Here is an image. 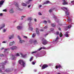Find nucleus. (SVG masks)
Here are the masks:
<instances>
[{"label": "nucleus", "mask_w": 74, "mask_h": 74, "mask_svg": "<svg viewBox=\"0 0 74 74\" xmlns=\"http://www.w3.org/2000/svg\"><path fill=\"white\" fill-rule=\"evenodd\" d=\"M64 10H66L65 11V14L66 15H69V14H70V12L69 11V9L68 8H64Z\"/></svg>", "instance_id": "2"}, {"label": "nucleus", "mask_w": 74, "mask_h": 74, "mask_svg": "<svg viewBox=\"0 0 74 74\" xmlns=\"http://www.w3.org/2000/svg\"><path fill=\"white\" fill-rule=\"evenodd\" d=\"M22 28V27L21 26H18L17 27V29H18V30H21Z\"/></svg>", "instance_id": "17"}, {"label": "nucleus", "mask_w": 74, "mask_h": 74, "mask_svg": "<svg viewBox=\"0 0 74 74\" xmlns=\"http://www.w3.org/2000/svg\"><path fill=\"white\" fill-rule=\"evenodd\" d=\"M47 35H48V34H47L45 35V36H47Z\"/></svg>", "instance_id": "59"}, {"label": "nucleus", "mask_w": 74, "mask_h": 74, "mask_svg": "<svg viewBox=\"0 0 74 74\" xmlns=\"http://www.w3.org/2000/svg\"><path fill=\"white\" fill-rule=\"evenodd\" d=\"M68 21H69H69H71V20L70 18V17H69V16H68Z\"/></svg>", "instance_id": "31"}, {"label": "nucleus", "mask_w": 74, "mask_h": 74, "mask_svg": "<svg viewBox=\"0 0 74 74\" xmlns=\"http://www.w3.org/2000/svg\"><path fill=\"white\" fill-rule=\"evenodd\" d=\"M29 1H33V0H29Z\"/></svg>", "instance_id": "61"}, {"label": "nucleus", "mask_w": 74, "mask_h": 74, "mask_svg": "<svg viewBox=\"0 0 74 74\" xmlns=\"http://www.w3.org/2000/svg\"><path fill=\"white\" fill-rule=\"evenodd\" d=\"M36 34H32V37H34L36 36Z\"/></svg>", "instance_id": "32"}, {"label": "nucleus", "mask_w": 74, "mask_h": 74, "mask_svg": "<svg viewBox=\"0 0 74 74\" xmlns=\"http://www.w3.org/2000/svg\"><path fill=\"white\" fill-rule=\"evenodd\" d=\"M32 19V18L31 17H29L27 19V21H30V22H31Z\"/></svg>", "instance_id": "19"}, {"label": "nucleus", "mask_w": 74, "mask_h": 74, "mask_svg": "<svg viewBox=\"0 0 74 74\" xmlns=\"http://www.w3.org/2000/svg\"><path fill=\"white\" fill-rule=\"evenodd\" d=\"M29 27V29L30 30H31V31H32L33 30V28L32 27V26Z\"/></svg>", "instance_id": "28"}, {"label": "nucleus", "mask_w": 74, "mask_h": 74, "mask_svg": "<svg viewBox=\"0 0 74 74\" xmlns=\"http://www.w3.org/2000/svg\"><path fill=\"white\" fill-rule=\"evenodd\" d=\"M63 2H64V3H62V4L63 5H65L66 4H68V3H67V2H66L65 1V0H63Z\"/></svg>", "instance_id": "18"}, {"label": "nucleus", "mask_w": 74, "mask_h": 74, "mask_svg": "<svg viewBox=\"0 0 74 74\" xmlns=\"http://www.w3.org/2000/svg\"><path fill=\"white\" fill-rule=\"evenodd\" d=\"M71 3H72V4H74V1H71Z\"/></svg>", "instance_id": "42"}, {"label": "nucleus", "mask_w": 74, "mask_h": 74, "mask_svg": "<svg viewBox=\"0 0 74 74\" xmlns=\"http://www.w3.org/2000/svg\"><path fill=\"white\" fill-rule=\"evenodd\" d=\"M2 43H6V42L5 41H3Z\"/></svg>", "instance_id": "55"}, {"label": "nucleus", "mask_w": 74, "mask_h": 74, "mask_svg": "<svg viewBox=\"0 0 74 74\" xmlns=\"http://www.w3.org/2000/svg\"><path fill=\"white\" fill-rule=\"evenodd\" d=\"M39 29L38 28H36V34H38V35H39L40 34V33H39Z\"/></svg>", "instance_id": "8"}, {"label": "nucleus", "mask_w": 74, "mask_h": 74, "mask_svg": "<svg viewBox=\"0 0 74 74\" xmlns=\"http://www.w3.org/2000/svg\"><path fill=\"white\" fill-rule=\"evenodd\" d=\"M30 5H29L28 7V8H29L30 7Z\"/></svg>", "instance_id": "60"}, {"label": "nucleus", "mask_w": 74, "mask_h": 74, "mask_svg": "<svg viewBox=\"0 0 74 74\" xmlns=\"http://www.w3.org/2000/svg\"><path fill=\"white\" fill-rule=\"evenodd\" d=\"M50 31L51 32H52V31H53V29H50Z\"/></svg>", "instance_id": "46"}, {"label": "nucleus", "mask_w": 74, "mask_h": 74, "mask_svg": "<svg viewBox=\"0 0 74 74\" xmlns=\"http://www.w3.org/2000/svg\"><path fill=\"white\" fill-rule=\"evenodd\" d=\"M71 25H69L68 26V27H67V28L68 29H70V28H71Z\"/></svg>", "instance_id": "38"}, {"label": "nucleus", "mask_w": 74, "mask_h": 74, "mask_svg": "<svg viewBox=\"0 0 74 74\" xmlns=\"http://www.w3.org/2000/svg\"><path fill=\"white\" fill-rule=\"evenodd\" d=\"M61 67H62L61 66H60V65H59L58 66H56V69H58V68H61Z\"/></svg>", "instance_id": "25"}, {"label": "nucleus", "mask_w": 74, "mask_h": 74, "mask_svg": "<svg viewBox=\"0 0 74 74\" xmlns=\"http://www.w3.org/2000/svg\"><path fill=\"white\" fill-rule=\"evenodd\" d=\"M18 38L19 39L20 43L22 44V43H23V42H25V40H22L21 37L19 36H18Z\"/></svg>", "instance_id": "3"}, {"label": "nucleus", "mask_w": 74, "mask_h": 74, "mask_svg": "<svg viewBox=\"0 0 74 74\" xmlns=\"http://www.w3.org/2000/svg\"><path fill=\"white\" fill-rule=\"evenodd\" d=\"M16 6H17V10H19V11H22V9H21L20 8H19V7H18V4H16Z\"/></svg>", "instance_id": "14"}, {"label": "nucleus", "mask_w": 74, "mask_h": 74, "mask_svg": "<svg viewBox=\"0 0 74 74\" xmlns=\"http://www.w3.org/2000/svg\"><path fill=\"white\" fill-rule=\"evenodd\" d=\"M33 43V44H37V40H34Z\"/></svg>", "instance_id": "20"}, {"label": "nucleus", "mask_w": 74, "mask_h": 74, "mask_svg": "<svg viewBox=\"0 0 74 74\" xmlns=\"http://www.w3.org/2000/svg\"><path fill=\"white\" fill-rule=\"evenodd\" d=\"M28 25L29 26V27L32 26V22H29L28 23Z\"/></svg>", "instance_id": "23"}, {"label": "nucleus", "mask_w": 74, "mask_h": 74, "mask_svg": "<svg viewBox=\"0 0 74 74\" xmlns=\"http://www.w3.org/2000/svg\"><path fill=\"white\" fill-rule=\"evenodd\" d=\"M14 10H13V8H11L9 10V12L10 13H11V14H12V13H14Z\"/></svg>", "instance_id": "9"}, {"label": "nucleus", "mask_w": 74, "mask_h": 74, "mask_svg": "<svg viewBox=\"0 0 74 74\" xmlns=\"http://www.w3.org/2000/svg\"><path fill=\"white\" fill-rule=\"evenodd\" d=\"M20 53L22 58H26V55H23V54L21 53Z\"/></svg>", "instance_id": "13"}, {"label": "nucleus", "mask_w": 74, "mask_h": 74, "mask_svg": "<svg viewBox=\"0 0 74 74\" xmlns=\"http://www.w3.org/2000/svg\"><path fill=\"white\" fill-rule=\"evenodd\" d=\"M2 15H3V14H2V13L0 14V16H2Z\"/></svg>", "instance_id": "57"}, {"label": "nucleus", "mask_w": 74, "mask_h": 74, "mask_svg": "<svg viewBox=\"0 0 74 74\" xmlns=\"http://www.w3.org/2000/svg\"><path fill=\"white\" fill-rule=\"evenodd\" d=\"M38 15H41V13L40 12H39Z\"/></svg>", "instance_id": "51"}, {"label": "nucleus", "mask_w": 74, "mask_h": 74, "mask_svg": "<svg viewBox=\"0 0 74 74\" xmlns=\"http://www.w3.org/2000/svg\"><path fill=\"white\" fill-rule=\"evenodd\" d=\"M42 6L41 5H39V8H41V7Z\"/></svg>", "instance_id": "56"}, {"label": "nucleus", "mask_w": 74, "mask_h": 74, "mask_svg": "<svg viewBox=\"0 0 74 74\" xmlns=\"http://www.w3.org/2000/svg\"><path fill=\"white\" fill-rule=\"evenodd\" d=\"M53 63H51L49 64V66H53Z\"/></svg>", "instance_id": "37"}, {"label": "nucleus", "mask_w": 74, "mask_h": 74, "mask_svg": "<svg viewBox=\"0 0 74 74\" xmlns=\"http://www.w3.org/2000/svg\"><path fill=\"white\" fill-rule=\"evenodd\" d=\"M10 49L11 50H14V49H17V47L16 46H13L10 48Z\"/></svg>", "instance_id": "6"}, {"label": "nucleus", "mask_w": 74, "mask_h": 74, "mask_svg": "<svg viewBox=\"0 0 74 74\" xmlns=\"http://www.w3.org/2000/svg\"><path fill=\"white\" fill-rule=\"evenodd\" d=\"M19 64H21V66H22L23 67H25V63L23 62V60H19L18 62Z\"/></svg>", "instance_id": "1"}, {"label": "nucleus", "mask_w": 74, "mask_h": 74, "mask_svg": "<svg viewBox=\"0 0 74 74\" xmlns=\"http://www.w3.org/2000/svg\"><path fill=\"white\" fill-rule=\"evenodd\" d=\"M49 3V1H47L46 2L44 3V4H47Z\"/></svg>", "instance_id": "26"}, {"label": "nucleus", "mask_w": 74, "mask_h": 74, "mask_svg": "<svg viewBox=\"0 0 74 74\" xmlns=\"http://www.w3.org/2000/svg\"><path fill=\"white\" fill-rule=\"evenodd\" d=\"M8 49H5V51H7Z\"/></svg>", "instance_id": "52"}, {"label": "nucleus", "mask_w": 74, "mask_h": 74, "mask_svg": "<svg viewBox=\"0 0 74 74\" xmlns=\"http://www.w3.org/2000/svg\"><path fill=\"white\" fill-rule=\"evenodd\" d=\"M21 18H25V17H26V16H21Z\"/></svg>", "instance_id": "48"}, {"label": "nucleus", "mask_w": 74, "mask_h": 74, "mask_svg": "<svg viewBox=\"0 0 74 74\" xmlns=\"http://www.w3.org/2000/svg\"><path fill=\"white\" fill-rule=\"evenodd\" d=\"M16 56H20V54H19V53H17L16 54Z\"/></svg>", "instance_id": "33"}, {"label": "nucleus", "mask_w": 74, "mask_h": 74, "mask_svg": "<svg viewBox=\"0 0 74 74\" xmlns=\"http://www.w3.org/2000/svg\"><path fill=\"white\" fill-rule=\"evenodd\" d=\"M58 39H59V37L58 36H57L56 40L53 41V43H55V42H56V41L58 40Z\"/></svg>", "instance_id": "16"}, {"label": "nucleus", "mask_w": 74, "mask_h": 74, "mask_svg": "<svg viewBox=\"0 0 74 74\" xmlns=\"http://www.w3.org/2000/svg\"><path fill=\"white\" fill-rule=\"evenodd\" d=\"M68 33H69V32H67L65 34V36L66 37H69V34Z\"/></svg>", "instance_id": "12"}, {"label": "nucleus", "mask_w": 74, "mask_h": 74, "mask_svg": "<svg viewBox=\"0 0 74 74\" xmlns=\"http://www.w3.org/2000/svg\"><path fill=\"white\" fill-rule=\"evenodd\" d=\"M3 11H4L5 12H7V10L5 9V10H3Z\"/></svg>", "instance_id": "47"}, {"label": "nucleus", "mask_w": 74, "mask_h": 74, "mask_svg": "<svg viewBox=\"0 0 74 74\" xmlns=\"http://www.w3.org/2000/svg\"><path fill=\"white\" fill-rule=\"evenodd\" d=\"M29 43L30 44H32V43H33V41H32V40H30V41H29Z\"/></svg>", "instance_id": "36"}, {"label": "nucleus", "mask_w": 74, "mask_h": 74, "mask_svg": "<svg viewBox=\"0 0 74 74\" xmlns=\"http://www.w3.org/2000/svg\"><path fill=\"white\" fill-rule=\"evenodd\" d=\"M33 57H32L31 58L30 60V62H32V61L33 60Z\"/></svg>", "instance_id": "30"}, {"label": "nucleus", "mask_w": 74, "mask_h": 74, "mask_svg": "<svg viewBox=\"0 0 74 74\" xmlns=\"http://www.w3.org/2000/svg\"><path fill=\"white\" fill-rule=\"evenodd\" d=\"M1 50H2V49H4V48H2L1 49Z\"/></svg>", "instance_id": "63"}, {"label": "nucleus", "mask_w": 74, "mask_h": 74, "mask_svg": "<svg viewBox=\"0 0 74 74\" xmlns=\"http://www.w3.org/2000/svg\"><path fill=\"white\" fill-rule=\"evenodd\" d=\"M48 27V26H45V27H44V29H46Z\"/></svg>", "instance_id": "45"}, {"label": "nucleus", "mask_w": 74, "mask_h": 74, "mask_svg": "<svg viewBox=\"0 0 74 74\" xmlns=\"http://www.w3.org/2000/svg\"><path fill=\"white\" fill-rule=\"evenodd\" d=\"M47 67H48V65L45 64L42 66V69H45V68H47Z\"/></svg>", "instance_id": "10"}, {"label": "nucleus", "mask_w": 74, "mask_h": 74, "mask_svg": "<svg viewBox=\"0 0 74 74\" xmlns=\"http://www.w3.org/2000/svg\"><path fill=\"white\" fill-rule=\"evenodd\" d=\"M6 64V62H4L3 63V65H1L0 66V68H1L2 70H4V66Z\"/></svg>", "instance_id": "5"}, {"label": "nucleus", "mask_w": 74, "mask_h": 74, "mask_svg": "<svg viewBox=\"0 0 74 74\" xmlns=\"http://www.w3.org/2000/svg\"><path fill=\"white\" fill-rule=\"evenodd\" d=\"M32 64H34V65L35 64V63H34V62H32Z\"/></svg>", "instance_id": "50"}, {"label": "nucleus", "mask_w": 74, "mask_h": 74, "mask_svg": "<svg viewBox=\"0 0 74 74\" xmlns=\"http://www.w3.org/2000/svg\"><path fill=\"white\" fill-rule=\"evenodd\" d=\"M49 12H52V9H51L49 11Z\"/></svg>", "instance_id": "43"}, {"label": "nucleus", "mask_w": 74, "mask_h": 74, "mask_svg": "<svg viewBox=\"0 0 74 74\" xmlns=\"http://www.w3.org/2000/svg\"><path fill=\"white\" fill-rule=\"evenodd\" d=\"M43 23H45V24H46V23H47V21H43Z\"/></svg>", "instance_id": "34"}, {"label": "nucleus", "mask_w": 74, "mask_h": 74, "mask_svg": "<svg viewBox=\"0 0 74 74\" xmlns=\"http://www.w3.org/2000/svg\"><path fill=\"white\" fill-rule=\"evenodd\" d=\"M0 56H1V57L4 56V55L3 54H1L0 55Z\"/></svg>", "instance_id": "41"}, {"label": "nucleus", "mask_w": 74, "mask_h": 74, "mask_svg": "<svg viewBox=\"0 0 74 74\" xmlns=\"http://www.w3.org/2000/svg\"><path fill=\"white\" fill-rule=\"evenodd\" d=\"M14 35H12L10 37H9V39H12V38H14Z\"/></svg>", "instance_id": "22"}, {"label": "nucleus", "mask_w": 74, "mask_h": 74, "mask_svg": "<svg viewBox=\"0 0 74 74\" xmlns=\"http://www.w3.org/2000/svg\"><path fill=\"white\" fill-rule=\"evenodd\" d=\"M60 37H62V34L61 33H60Z\"/></svg>", "instance_id": "39"}, {"label": "nucleus", "mask_w": 74, "mask_h": 74, "mask_svg": "<svg viewBox=\"0 0 74 74\" xmlns=\"http://www.w3.org/2000/svg\"><path fill=\"white\" fill-rule=\"evenodd\" d=\"M0 73H2V71L1 70H0Z\"/></svg>", "instance_id": "64"}, {"label": "nucleus", "mask_w": 74, "mask_h": 74, "mask_svg": "<svg viewBox=\"0 0 74 74\" xmlns=\"http://www.w3.org/2000/svg\"><path fill=\"white\" fill-rule=\"evenodd\" d=\"M23 38H27V36H23Z\"/></svg>", "instance_id": "44"}, {"label": "nucleus", "mask_w": 74, "mask_h": 74, "mask_svg": "<svg viewBox=\"0 0 74 74\" xmlns=\"http://www.w3.org/2000/svg\"><path fill=\"white\" fill-rule=\"evenodd\" d=\"M41 49H46V48L45 47H41L39 49H38V51H40V50H41Z\"/></svg>", "instance_id": "21"}, {"label": "nucleus", "mask_w": 74, "mask_h": 74, "mask_svg": "<svg viewBox=\"0 0 74 74\" xmlns=\"http://www.w3.org/2000/svg\"><path fill=\"white\" fill-rule=\"evenodd\" d=\"M37 51H33L32 52V54H33V53H36V52H37Z\"/></svg>", "instance_id": "40"}, {"label": "nucleus", "mask_w": 74, "mask_h": 74, "mask_svg": "<svg viewBox=\"0 0 74 74\" xmlns=\"http://www.w3.org/2000/svg\"><path fill=\"white\" fill-rule=\"evenodd\" d=\"M15 43V42H14V41H13L12 42H10L9 44V46H11L13 44H14Z\"/></svg>", "instance_id": "11"}, {"label": "nucleus", "mask_w": 74, "mask_h": 74, "mask_svg": "<svg viewBox=\"0 0 74 74\" xmlns=\"http://www.w3.org/2000/svg\"><path fill=\"white\" fill-rule=\"evenodd\" d=\"M5 23H3L1 25V27H0V29H2L3 27H5Z\"/></svg>", "instance_id": "7"}, {"label": "nucleus", "mask_w": 74, "mask_h": 74, "mask_svg": "<svg viewBox=\"0 0 74 74\" xmlns=\"http://www.w3.org/2000/svg\"><path fill=\"white\" fill-rule=\"evenodd\" d=\"M34 20L35 22H37V19H36L34 18Z\"/></svg>", "instance_id": "53"}, {"label": "nucleus", "mask_w": 74, "mask_h": 74, "mask_svg": "<svg viewBox=\"0 0 74 74\" xmlns=\"http://www.w3.org/2000/svg\"><path fill=\"white\" fill-rule=\"evenodd\" d=\"M22 5H23V6H27V4H25V3H22Z\"/></svg>", "instance_id": "24"}, {"label": "nucleus", "mask_w": 74, "mask_h": 74, "mask_svg": "<svg viewBox=\"0 0 74 74\" xmlns=\"http://www.w3.org/2000/svg\"><path fill=\"white\" fill-rule=\"evenodd\" d=\"M6 29H4L3 31V32L4 33L6 32Z\"/></svg>", "instance_id": "35"}, {"label": "nucleus", "mask_w": 74, "mask_h": 74, "mask_svg": "<svg viewBox=\"0 0 74 74\" xmlns=\"http://www.w3.org/2000/svg\"><path fill=\"white\" fill-rule=\"evenodd\" d=\"M58 30H61V29H60V28H58Z\"/></svg>", "instance_id": "58"}, {"label": "nucleus", "mask_w": 74, "mask_h": 74, "mask_svg": "<svg viewBox=\"0 0 74 74\" xmlns=\"http://www.w3.org/2000/svg\"><path fill=\"white\" fill-rule=\"evenodd\" d=\"M59 32H57L56 33V34H57V35H59Z\"/></svg>", "instance_id": "49"}, {"label": "nucleus", "mask_w": 74, "mask_h": 74, "mask_svg": "<svg viewBox=\"0 0 74 74\" xmlns=\"http://www.w3.org/2000/svg\"><path fill=\"white\" fill-rule=\"evenodd\" d=\"M42 43L44 44V45H46V44H47V41L46 40H45V39H43L42 40Z\"/></svg>", "instance_id": "4"}, {"label": "nucleus", "mask_w": 74, "mask_h": 74, "mask_svg": "<svg viewBox=\"0 0 74 74\" xmlns=\"http://www.w3.org/2000/svg\"><path fill=\"white\" fill-rule=\"evenodd\" d=\"M48 22H49V23H50V22H51L49 20L48 21Z\"/></svg>", "instance_id": "62"}, {"label": "nucleus", "mask_w": 74, "mask_h": 74, "mask_svg": "<svg viewBox=\"0 0 74 74\" xmlns=\"http://www.w3.org/2000/svg\"><path fill=\"white\" fill-rule=\"evenodd\" d=\"M43 31H44V30H43L42 29H40V32H43Z\"/></svg>", "instance_id": "54"}, {"label": "nucleus", "mask_w": 74, "mask_h": 74, "mask_svg": "<svg viewBox=\"0 0 74 74\" xmlns=\"http://www.w3.org/2000/svg\"><path fill=\"white\" fill-rule=\"evenodd\" d=\"M51 26H53V27H54V26H55L56 25V24H55L52 23L51 25Z\"/></svg>", "instance_id": "29"}, {"label": "nucleus", "mask_w": 74, "mask_h": 74, "mask_svg": "<svg viewBox=\"0 0 74 74\" xmlns=\"http://www.w3.org/2000/svg\"><path fill=\"white\" fill-rule=\"evenodd\" d=\"M4 3V1H0V7H1V5H3V4Z\"/></svg>", "instance_id": "15"}, {"label": "nucleus", "mask_w": 74, "mask_h": 74, "mask_svg": "<svg viewBox=\"0 0 74 74\" xmlns=\"http://www.w3.org/2000/svg\"><path fill=\"white\" fill-rule=\"evenodd\" d=\"M5 71L6 72H11V71H10V69H6L5 70Z\"/></svg>", "instance_id": "27"}]
</instances>
